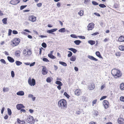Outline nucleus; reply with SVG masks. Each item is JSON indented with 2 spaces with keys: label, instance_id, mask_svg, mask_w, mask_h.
<instances>
[{
  "label": "nucleus",
  "instance_id": "f257e3e1",
  "mask_svg": "<svg viewBox=\"0 0 124 124\" xmlns=\"http://www.w3.org/2000/svg\"><path fill=\"white\" fill-rule=\"evenodd\" d=\"M67 102L64 99L61 100L58 102V105L59 107L63 109H64L67 107Z\"/></svg>",
  "mask_w": 124,
  "mask_h": 124
},
{
  "label": "nucleus",
  "instance_id": "f03ea898",
  "mask_svg": "<svg viewBox=\"0 0 124 124\" xmlns=\"http://www.w3.org/2000/svg\"><path fill=\"white\" fill-rule=\"evenodd\" d=\"M111 73L116 78L120 77L122 75L120 71L119 70H116V69L112 70Z\"/></svg>",
  "mask_w": 124,
  "mask_h": 124
},
{
  "label": "nucleus",
  "instance_id": "7ed1b4c3",
  "mask_svg": "<svg viewBox=\"0 0 124 124\" xmlns=\"http://www.w3.org/2000/svg\"><path fill=\"white\" fill-rule=\"evenodd\" d=\"M25 121L30 124H34L35 122V120L34 119L33 117L30 115L26 119Z\"/></svg>",
  "mask_w": 124,
  "mask_h": 124
},
{
  "label": "nucleus",
  "instance_id": "20e7f679",
  "mask_svg": "<svg viewBox=\"0 0 124 124\" xmlns=\"http://www.w3.org/2000/svg\"><path fill=\"white\" fill-rule=\"evenodd\" d=\"M28 82L29 84L31 86H34L36 84L35 79L32 78L31 79L30 78L28 81Z\"/></svg>",
  "mask_w": 124,
  "mask_h": 124
},
{
  "label": "nucleus",
  "instance_id": "39448f33",
  "mask_svg": "<svg viewBox=\"0 0 124 124\" xmlns=\"http://www.w3.org/2000/svg\"><path fill=\"white\" fill-rule=\"evenodd\" d=\"M20 40L18 38H15L13 40L12 44L14 45L13 46H16L19 44L20 42Z\"/></svg>",
  "mask_w": 124,
  "mask_h": 124
},
{
  "label": "nucleus",
  "instance_id": "423d86ee",
  "mask_svg": "<svg viewBox=\"0 0 124 124\" xmlns=\"http://www.w3.org/2000/svg\"><path fill=\"white\" fill-rule=\"evenodd\" d=\"M20 2V0H12L10 2V3L13 5H16Z\"/></svg>",
  "mask_w": 124,
  "mask_h": 124
},
{
  "label": "nucleus",
  "instance_id": "0eeeda50",
  "mask_svg": "<svg viewBox=\"0 0 124 124\" xmlns=\"http://www.w3.org/2000/svg\"><path fill=\"white\" fill-rule=\"evenodd\" d=\"M102 103L104 107L105 108H108V103L107 101L104 100L103 101Z\"/></svg>",
  "mask_w": 124,
  "mask_h": 124
},
{
  "label": "nucleus",
  "instance_id": "6e6552de",
  "mask_svg": "<svg viewBox=\"0 0 124 124\" xmlns=\"http://www.w3.org/2000/svg\"><path fill=\"white\" fill-rule=\"evenodd\" d=\"M17 108L18 110H20L22 108H24L25 107L23 104H18L16 105Z\"/></svg>",
  "mask_w": 124,
  "mask_h": 124
},
{
  "label": "nucleus",
  "instance_id": "1a4fd4ad",
  "mask_svg": "<svg viewBox=\"0 0 124 124\" xmlns=\"http://www.w3.org/2000/svg\"><path fill=\"white\" fill-rule=\"evenodd\" d=\"M57 30V28L53 29H52L47 30V33H49L52 34H53V33L54 32L56 31Z\"/></svg>",
  "mask_w": 124,
  "mask_h": 124
},
{
  "label": "nucleus",
  "instance_id": "9d476101",
  "mask_svg": "<svg viewBox=\"0 0 124 124\" xmlns=\"http://www.w3.org/2000/svg\"><path fill=\"white\" fill-rule=\"evenodd\" d=\"M118 122V123L120 124H124V119L122 118H119Z\"/></svg>",
  "mask_w": 124,
  "mask_h": 124
},
{
  "label": "nucleus",
  "instance_id": "9b49d317",
  "mask_svg": "<svg viewBox=\"0 0 124 124\" xmlns=\"http://www.w3.org/2000/svg\"><path fill=\"white\" fill-rule=\"evenodd\" d=\"M29 20L32 22H34L36 21V17L33 16H31L29 18Z\"/></svg>",
  "mask_w": 124,
  "mask_h": 124
},
{
  "label": "nucleus",
  "instance_id": "f8f14e48",
  "mask_svg": "<svg viewBox=\"0 0 124 124\" xmlns=\"http://www.w3.org/2000/svg\"><path fill=\"white\" fill-rule=\"evenodd\" d=\"M88 58L91 60L97 61H98V59L94 57L93 56L89 55L88 56Z\"/></svg>",
  "mask_w": 124,
  "mask_h": 124
},
{
  "label": "nucleus",
  "instance_id": "ddd939ff",
  "mask_svg": "<svg viewBox=\"0 0 124 124\" xmlns=\"http://www.w3.org/2000/svg\"><path fill=\"white\" fill-rule=\"evenodd\" d=\"M7 58L9 62L11 63H13L15 61L14 59L11 57L10 56H8L7 57Z\"/></svg>",
  "mask_w": 124,
  "mask_h": 124
},
{
  "label": "nucleus",
  "instance_id": "4468645a",
  "mask_svg": "<svg viewBox=\"0 0 124 124\" xmlns=\"http://www.w3.org/2000/svg\"><path fill=\"white\" fill-rule=\"evenodd\" d=\"M118 41L120 42H124V36L123 35L121 36L119 38Z\"/></svg>",
  "mask_w": 124,
  "mask_h": 124
},
{
  "label": "nucleus",
  "instance_id": "2eb2a0df",
  "mask_svg": "<svg viewBox=\"0 0 124 124\" xmlns=\"http://www.w3.org/2000/svg\"><path fill=\"white\" fill-rule=\"evenodd\" d=\"M16 94L18 95L23 96L24 94V93L23 91H21L17 92Z\"/></svg>",
  "mask_w": 124,
  "mask_h": 124
},
{
  "label": "nucleus",
  "instance_id": "dca6fc26",
  "mask_svg": "<svg viewBox=\"0 0 124 124\" xmlns=\"http://www.w3.org/2000/svg\"><path fill=\"white\" fill-rule=\"evenodd\" d=\"M95 88L94 85L93 84H92L89 86V89L90 90H93Z\"/></svg>",
  "mask_w": 124,
  "mask_h": 124
},
{
  "label": "nucleus",
  "instance_id": "f3484780",
  "mask_svg": "<svg viewBox=\"0 0 124 124\" xmlns=\"http://www.w3.org/2000/svg\"><path fill=\"white\" fill-rule=\"evenodd\" d=\"M17 122L18 123H19L20 124H24L25 123V121L24 120L21 121L19 118H17Z\"/></svg>",
  "mask_w": 124,
  "mask_h": 124
},
{
  "label": "nucleus",
  "instance_id": "a211bd4d",
  "mask_svg": "<svg viewBox=\"0 0 124 124\" xmlns=\"http://www.w3.org/2000/svg\"><path fill=\"white\" fill-rule=\"evenodd\" d=\"M46 67H43L42 69V72L43 75H46L47 73L46 71Z\"/></svg>",
  "mask_w": 124,
  "mask_h": 124
},
{
  "label": "nucleus",
  "instance_id": "6ab92c4d",
  "mask_svg": "<svg viewBox=\"0 0 124 124\" xmlns=\"http://www.w3.org/2000/svg\"><path fill=\"white\" fill-rule=\"evenodd\" d=\"M96 55L100 58H102V57L99 51H96L95 53Z\"/></svg>",
  "mask_w": 124,
  "mask_h": 124
},
{
  "label": "nucleus",
  "instance_id": "aec40b11",
  "mask_svg": "<svg viewBox=\"0 0 124 124\" xmlns=\"http://www.w3.org/2000/svg\"><path fill=\"white\" fill-rule=\"evenodd\" d=\"M68 49L72 51L74 53H76L77 51L76 49L73 48H69Z\"/></svg>",
  "mask_w": 124,
  "mask_h": 124
},
{
  "label": "nucleus",
  "instance_id": "412c9836",
  "mask_svg": "<svg viewBox=\"0 0 124 124\" xmlns=\"http://www.w3.org/2000/svg\"><path fill=\"white\" fill-rule=\"evenodd\" d=\"M80 91L79 89H77L75 92V94L77 95H80Z\"/></svg>",
  "mask_w": 124,
  "mask_h": 124
},
{
  "label": "nucleus",
  "instance_id": "4be33fe9",
  "mask_svg": "<svg viewBox=\"0 0 124 124\" xmlns=\"http://www.w3.org/2000/svg\"><path fill=\"white\" fill-rule=\"evenodd\" d=\"M74 42L76 45H78L81 42V41L79 40H76L74 41Z\"/></svg>",
  "mask_w": 124,
  "mask_h": 124
},
{
  "label": "nucleus",
  "instance_id": "5701e85b",
  "mask_svg": "<svg viewBox=\"0 0 124 124\" xmlns=\"http://www.w3.org/2000/svg\"><path fill=\"white\" fill-rule=\"evenodd\" d=\"M93 24V23H89L88 25L87 26V28H88V31L90 30H92V24Z\"/></svg>",
  "mask_w": 124,
  "mask_h": 124
},
{
  "label": "nucleus",
  "instance_id": "b1692460",
  "mask_svg": "<svg viewBox=\"0 0 124 124\" xmlns=\"http://www.w3.org/2000/svg\"><path fill=\"white\" fill-rule=\"evenodd\" d=\"M88 42L91 45L94 44L95 43V41L92 40H89L88 41Z\"/></svg>",
  "mask_w": 124,
  "mask_h": 124
},
{
  "label": "nucleus",
  "instance_id": "393cba45",
  "mask_svg": "<svg viewBox=\"0 0 124 124\" xmlns=\"http://www.w3.org/2000/svg\"><path fill=\"white\" fill-rule=\"evenodd\" d=\"M120 87L121 90H124V83H122L120 85Z\"/></svg>",
  "mask_w": 124,
  "mask_h": 124
},
{
  "label": "nucleus",
  "instance_id": "a878e982",
  "mask_svg": "<svg viewBox=\"0 0 124 124\" xmlns=\"http://www.w3.org/2000/svg\"><path fill=\"white\" fill-rule=\"evenodd\" d=\"M59 63L60 64L63 66H67V64L65 62L62 61H59Z\"/></svg>",
  "mask_w": 124,
  "mask_h": 124
},
{
  "label": "nucleus",
  "instance_id": "bb28decb",
  "mask_svg": "<svg viewBox=\"0 0 124 124\" xmlns=\"http://www.w3.org/2000/svg\"><path fill=\"white\" fill-rule=\"evenodd\" d=\"M76 58L75 55H73L70 58V60L72 61H74L76 60Z\"/></svg>",
  "mask_w": 124,
  "mask_h": 124
},
{
  "label": "nucleus",
  "instance_id": "cd10ccee",
  "mask_svg": "<svg viewBox=\"0 0 124 124\" xmlns=\"http://www.w3.org/2000/svg\"><path fill=\"white\" fill-rule=\"evenodd\" d=\"M48 56L51 58L54 59L56 58V57L51 54H48Z\"/></svg>",
  "mask_w": 124,
  "mask_h": 124
},
{
  "label": "nucleus",
  "instance_id": "c85d7f7f",
  "mask_svg": "<svg viewBox=\"0 0 124 124\" xmlns=\"http://www.w3.org/2000/svg\"><path fill=\"white\" fill-rule=\"evenodd\" d=\"M58 31L62 33H64L65 32V29L64 28H61Z\"/></svg>",
  "mask_w": 124,
  "mask_h": 124
},
{
  "label": "nucleus",
  "instance_id": "c756f323",
  "mask_svg": "<svg viewBox=\"0 0 124 124\" xmlns=\"http://www.w3.org/2000/svg\"><path fill=\"white\" fill-rule=\"evenodd\" d=\"M20 53V51L19 50L17 51L15 53V54L16 56L17 57H19L20 56V54L19 53Z\"/></svg>",
  "mask_w": 124,
  "mask_h": 124
},
{
  "label": "nucleus",
  "instance_id": "7c9ffc66",
  "mask_svg": "<svg viewBox=\"0 0 124 124\" xmlns=\"http://www.w3.org/2000/svg\"><path fill=\"white\" fill-rule=\"evenodd\" d=\"M7 18H5L2 20V22L5 24H7Z\"/></svg>",
  "mask_w": 124,
  "mask_h": 124
},
{
  "label": "nucleus",
  "instance_id": "2f4dec72",
  "mask_svg": "<svg viewBox=\"0 0 124 124\" xmlns=\"http://www.w3.org/2000/svg\"><path fill=\"white\" fill-rule=\"evenodd\" d=\"M119 48L120 50L124 51V46H119Z\"/></svg>",
  "mask_w": 124,
  "mask_h": 124
},
{
  "label": "nucleus",
  "instance_id": "473e14b6",
  "mask_svg": "<svg viewBox=\"0 0 124 124\" xmlns=\"http://www.w3.org/2000/svg\"><path fill=\"white\" fill-rule=\"evenodd\" d=\"M15 63L17 66H19L22 64V62L18 61H16L15 62Z\"/></svg>",
  "mask_w": 124,
  "mask_h": 124
},
{
  "label": "nucleus",
  "instance_id": "72a5a7b5",
  "mask_svg": "<svg viewBox=\"0 0 124 124\" xmlns=\"http://www.w3.org/2000/svg\"><path fill=\"white\" fill-rule=\"evenodd\" d=\"M8 113V114L9 116L11 115L12 114V112L11 110L9 108H8L7 109Z\"/></svg>",
  "mask_w": 124,
  "mask_h": 124
},
{
  "label": "nucleus",
  "instance_id": "f704fd0d",
  "mask_svg": "<svg viewBox=\"0 0 124 124\" xmlns=\"http://www.w3.org/2000/svg\"><path fill=\"white\" fill-rule=\"evenodd\" d=\"M9 90V88L8 87H3V91L4 92H8Z\"/></svg>",
  "mask_w": 124,
  "mask_h": 124
},
{
  "label": "nucleus",
  "instance_id": "c9c22d12",
  "mask_svg": "<svg viewBox=\"0 0 124 124\" xmlns=\"http://www.w3.org/2000/svg\"><path fill=\"white\" fill-rule=\"evenodd\" d=\"M55 83L58 85H62V83L59 81H57L55 82Z\"/></svg>",
  "mask_w": 124,
  "mask_h": 124
},
{
  "label": "nucleus",
  "instance_id": "e433bc0d",
  "mask_svg": "<svg viewBox=\"0 0 124 124\" xmlns=\"http://www.w3.org/2000/svg\"><path fill=\"white\" fill-rule=\"evenodd\" d=\"M64 95L68 99L70 97L66 92H65L64 93Z\"/></svg>",
  "mask_w": 124,
  "mask_h": 124
},
{
  "label": "nucleus",
  "instance_id": "4c0bfd02",
  "mask_svg": "<svg viewBox=\"0 0 124 124\" xmlns=\"http://www.w3.org/2000/svg\"><path fill=\"white\" fill-rule=\"evenodd\" d=\"M68 52L69 53L68 54V57H70L72 55V52L70 51H68Z\"/></svg>",
  "mask_w": 124,
  "mask_h": 124
},
{
  "label": "nucleus",
  "instance_id": "58836bf2",
  "mask_svg": "<svg viewBox=\"0 0 124 124\" xmlns=\"http://www.w3.org/2000/svg\"><path fill=\"white\" fill-rule=\"evenodd\" d=\"M41 46L44 48H46L47 47L46 44L44 42H43Z\"/></svg>",
  "mask_w": 124,
  "mask_h": 124
},
{
  "label": "nucleus",
  "instance_id": "ea45409f",
  "mask_svg": "<svg viewBox=\"0 0 124 124\" xmlns=\"http://www.w3.org/2000/svg\"><path fill=\"white\" fill-rule=\"evenodd\" d=\"M83 10H80L79 12L78 13V14L80 15V16H82L83 15Z\"/></svg>",
  "mask_w": 124,
  "mask_h": 124
},
{
  "label": "nucleus",
  "instance_id": "a19ab883",
  "mask_svg": "<svg viewBox=\"0 0 124 124\" xmlns=\"http://www.w3.org/2000/svg\"><path fill=\"white\" fill-rule=\"evenodd\" d=\"M99 6L101 8H104L106 7V6L104 4H100L99 5Z\"/></svg>",
  "mask_w": 124,
  "mask_h": 124
},
{
  "label": "nucleus",
  "instance_id": "79ce46f5",
  "mask_svg": "<svg viewBox=\"0 0 124 124\" xmlns=\"http://www.w3.org/2000/svg\"><path fill=\"white\" fill-rule=\"evenodd\" d=\"M70 37L73 38H77L78 36H77L76 35L74 34H71L70 35Z\"/></svg>",
  "mask_w": 124,
  "mask_h": 124
},
{
  "label": "nucleus",
  "instance_id": "37998d69",
  "mask_svg": "<svg viewBox=\"0 0 124 124\" xmlns=\"http://www.w3.org/2000/svg\"><path fill=\"white\" fill-rule=\"evenodd\" d=\"M27 5H22L20 6V9L22 10L26 8L27 6Z\"/></svg>",
  "mask_w": 124,
  "mask_h": 124
},
{
  "label": "nucleus",
  "instance_id": "c03bdc74",
  "mask_svg": "<svg viewBox=\"0 0 124 124\" xmlns=\"http://www.w3.org/2000/svg\"><path fill=\"white\" fill-rule=\"evenodd\" d=\"M46 81L47 82L50 83L51 82V79L50 77H48L46 79Z\"/></svg>",
  "mask_w": 124,
  "mask_h": 124
},
{
  "label": "nucleus",
  "instance_id": "a18cd8bd",
  "mask_svg": "<svg viewBox=\"0 0 124 124\" xmlns=\"http://www.w3.org/2000/svg\"><path fill=\"white\" fill-rule=\"evenodd\" d=\"M0 62L4 64H6V62L3 59H1L0 60Z\"/></svg>",
  "mask_w": 124,
  "mask_h": 124
},
{
  "label": "nucleus",
  "instance_id": "49530a36",
  "mask_svg": "<svg viewBox=\"0 0 124 124\" xmlns=\"http://www.w3.org/2000/svg\"><path fill=\"white\" fill-rule=\"evenodd\" d=\"M92 4L94 5H98V3L95 1L92 2Z\"/></svg>",
  "mask_w": 124,
  "mask_h": 124
},
{
  "label": "nucleus",
  "instance_id": "de8ad7c7",
  "mask_svg": "<svg viewBox=\"0 0 124 124\" xmlns=\"http://www.w3.org/2000/svg\"><path fill=\"white\" fill-rule=\"evenodd\" d=\"M42 60L43 61L45 62H49V60L46 58H43Z\"/></svg>",
  "mask_w": 124,
  "mask_h": 124
},
{
  "label": "nucleus",
  "instance_id": "09e8293b",
  "mask_svg": "<svg viewBox=\"0 0 124 124\" xmlns=\"http://www.w3.org/2000/svg\"><path fill=\"white\" fill-rule=\"evenodd\" d=\"M115 54L116 56H120L121 55V53L120 52H118L116 53Z\"/></svg>",
  "mask_w": 124,
  "mask_h": 124
},
{
  "label": "nucleus",
  "instance_id": "8fccbe9b",
  "mask_svg": "<svg viewBox=\"0 0 124 124\" xmlns=\"http://www.w3.org/2000/svg\"><path fill=\"white\" fill-rule=\"evenodd\" d=\"M78 37L80 39H85V37L84 36H78Z\"/></svg>",
  "mask_w": 124,
  "mask_h": 124
},
{
  "label": "nucleus",
  "instance_id": "3c124183",
  "mask_svg": "<svg viewBox=\"0 0 124 124\" xmlns=\"http://www.w3.org/2000/svg\"><path fill=\"white\" fill-rule=\"evenodd\" d=\"M12 32V30H11L9 29L8 30V35L9 36H10L11 35V33Z\"/></svg>",
  "mask_w": 124,
  "mask_h": 124
},
{
  "label": "nucleus",
  "instance_id": "603ef678",
  "mask_svg": "<svg viewBox=\"0 0 124 124\" xmlns=\"http://www.w3.org/2000/svg\"><path fill=\"white\" fill-rule=\"evenodd\" d=\"M11 74L12 77L13 78L15 76V73L13 71H11Z\"/></svg>",
  "mask_w": 124,
  "mask_h": 124
},
{
  "label": "nucleus",
  "instance_id": "864d4df0",
  "mask_svg": "<svg viewBox=\"0 0 124 124\" xmlns=\"http://www.w3.org/2000/svg\"><path fill=\"white\" fill-rule=\"evenodd\" d=\"M120 100L121 101L124 102V97L121 96L120 98Z\"/></svg>",
  "mask_w": 124,
  "mask_h": 124
},
{
  "label": "nucleus",
  "instance_id": "5fc2aeb1",
  "mask_svg": "<svg viewBox=\"0 0 124 124\" xmlns=\"http://www.w3.org/2000/svg\"><path fill=\"white\" fill-rule=\"evenodd\" d=\"M107 97V96H103L100 99V100H103L105 99Z\"/></svg>",
  "mask_w": 124,
  "mask_h": 124
},
{
  "label": "nucleus",
  "instance_id": "6e6d98bb",
  "mask_svg": "<svg viewBox=\"0 0 124 124\" xmlns=\"http://www.w3.org/2000/svg\"><path fill=\"white\" fill-rule=\"evenodd\" d=\"M13 33L14 34H16L18 33V32L16 30H13L12 31Z\"/></svg>",
  "mask_w": 124,
  "mask_h": 124
},
{
  "label": "nucleus",
  "instance_id": "4d7b16f0",
  "mask_svg": "<svg viewBox=\"0 0 124 124\" xmlns=\"http://www.w3.org/2000/svg\"><path fill=\"white\" fill-rule=\"evenodd\" d=\"M35 64V62H33L32 63L30 64V67H31L34 66Z\"/></svg>",
  "mask_w": 124,
  "mask_h": 124
},
{
  "label": "nucleus",
  "instance_id": "13d9d810",
  "mask_svg": "<svg viewBox=\"0 0 124 124\" xmlns=\"http://www.w3.org/2000/svg\"><path fill=\"white\" fill-rule=\"evenodd\" d=\"M114 7L115 8H117L118 7V4L116 3H115L114 5Z\"/></svg>",
  "mask_w": 124,
  "mask_h": 124
},
{
  "label": "nucleus",
  "instance_id": "bf43d9fd",
  "mask_svg": "<svg viewBox=\"0 0 124 124\" xmlns=\"http://www.w3.org/2000/svg\"><path fill=\"white\" fill-rule=\"evenodd\" d=\"M42 5V4L41 3H40L37 4V6L38 7H41Z\"/></svg>",
  "mask_w": 124,
  "mask_h": 124
},
{
  "label": "nucleus",
  "instance_id": "052dcab7",
  "mask_svg": "<svg viewBox=\"0 0 124 124\" xmlns=\"http://www.w3.org/2000/svg\"><path fill=\"white\" fill-rule=\"evenodd\" d=\"M54 69L55 70H57V69H58V67L57 66L55 65H54Z\"/></svg>",
  "mask_w": 124,
  "mask_h": 124
},
{
  "label": "nucleus",
  "instance_id": "680f3d73",
  "mask_svg": "<svg viewBox=\"0 0 124 124\" xmlns=\"http://www.w3.org/2000/svg\"><path fill=\"white\" fill-rule=\"evenodd\" d=\"M5 109V108L4 107H3L1 110V113L2 114L3 112Z\"/></svg>",
  "mask_w": 124,
  "mask_h": 124
},
{
  "label": "nucleus",
  "instance_id": "e2e57ef3",
  "mask_svg": "<svg viewBox=\"0 0 124 124\" xmlns=\"http://www.w3.org/2000/svg\"><path fill=\"white\" fill-rule=\"evenodd\" d=\"M94 15H96L97 16H100V15L99 14L95 12L94 13Z\"/></svg>",
  "mask_w": 124,
  "mask_h": 124
},
{
  "label": "nucleus",
  "instance_id": "0e129e2a",
  "mask_svg": "<svg viewBox=\"0 0 124 124\" xmlns=\"http://www.w3.org/2000/svg\"><path fill=\"white\" fill-rule=\"evenodd\" d=\"M98 112L97 111H95L94 112V115L95 116H97L98 115Z\"/></svg>",
  "mask_w": 124,
  "mask_h": 124
},
{
  "label": "nucleus",
  "instance_id": "69168bd1",
  "mask_svg": "<svg viewBox=\"0 0 124 124\" xmlns=\"http://www.w3.org/2000/svg\"><path fill=\"white\" fill-rule=\"evenodd\" d=\"M62 85H58L57 86V87L59 90H60L61 89V86H62Z\"/></svg>",
  "mask_w": 124,
  "mask_h": 124
},
{
  "label": "nucleus",
  "instance_id": "338daca9",
  "mask_svg": "<svg viewBox=\"0 0 124 124\" xmlns=\"http://www.w3.org/2000/svg\"><path fill=\"white\" fill-rule=\"evenodd\" d=\"M74 69L75 71H78V68L76 67H75L74 68Z\"/></svg>",
  "mask_w": 124,
  "mask_h": 124
},
{
  "label": "nucleus",
  "instance_id": "774afa93",
  "mask_svg": "<svg viewBox=\"0 0 124 124\" xmlns=\"http://www.w3.org/2000/svg\"><path fill=\"white\" fill-rule=\"evenodd\" d=\"M8 115H6L4 117V118L5 119H8Z\"/></svg>",
  "mask_w": 124,
  "mask_h": 124
}]
</instances>
